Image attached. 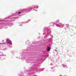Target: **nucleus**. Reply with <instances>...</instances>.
Returning a JSON list of instances; mask_svg holds the SVG:
<instances>
[{
	"mask_svg": "<svg viewBox=\"0 0 76 76\" xmlns=\"http://www.w3.org/2000/svg\"><path fill=\"white\" fill-rule=\"evenodd\" d=\"M6 41V43L8 45V44H10V45H11V44H12V41L10 39H7Z\"/></svg>",
	"mask_w": 76,
	"mask_h": 76,
	"instance_id": "obj_1",
	"label": "nucleus"
},
{
	"mask_svg": "<svg viewBox=\"0 0 76 76\" xmlns=\"http://www.w3.org/2000/svg\"><path fill=\"white\" fill-rule=\"evenodd\" d=\"M72 32H71V37H72V36H73V35H75V34H76V33L75 32V31H74L73 30H72Z\"/></svg>",
	"mask_w": 76,
	"mask_h": 76,
	"instance_id": "obj_2",
	"label": "nucleus"
},
{
	"mask_svg": "<svg viewBox=\"0 0 76 76\" xmlns=\"http://www.w3.org/2000/svg\"><path fill=\"white\" fill-rule=\"evenodd\" d=\"M50 50V47H48V48L47 51H49Z\"/></svg>",
	"mask_w": 76,
	"mask_h": 76,
	"instance_id": "obj_3",
	"label": "nucleus"
},
{
	"mask_svg": "<svg viewBox=\"0 0 76 76\" xmlns=\"http://www.w3.org/2000/svg\"><path fill=\"white\" fill-rule=\"evenodd\" d=\"M20 13H21V12H18V14H20Z\"/></svg>",
	"mask_w": 76,
	"mask_h": 76,
	"instance_id": "obj_4",
	"label": "nucleus"
}]
</instances>
